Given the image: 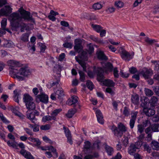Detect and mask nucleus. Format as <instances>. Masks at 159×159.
Segmentation results:
<instances>
[{"mask_svg":"<svg viewBox=\"0 0 159 159\" xmlns=\"http://www.w3.org/2000/svg\"><path fill=\"white\" fill-rule=\"evenodd\" d=\"M138 112L135 111L131 113V118L129 121V126L131 129L134 128L136 120L137 118V116Z\"/></svg>","mask_w":159,"mask_h":159,"instance_id":"9b49d317","label":"nucleus"},{"mask_svg":"<svg viewBox=\"0 0 159 159\" xmlns=\"http://www.w3.org/2000/svg\"><path fill=\"white\" fill-rule=\"evenodd\" d=\"M129 71L131 74H134L137 72V70L135 67H132L129 69Z\"/></svg>","mask_w":159,"mask_h":159,"instance_id":"e2e57ef3","label":"nucleus"},{"mask_svg":"<svg viewBox=\"0 0 159 159\" xmlns=\"http://www.w3.org/2000/svg\"><path fill=\"white\" fill-rule=\"evenodd\" d=\"M13 43L11 41H6L5 43L3 44L4 47L6 48H10L13 46Z\"/></svg>","mask_w":159,"mask_h":159,"instance_id":"58836bf2","label":"nucleus"},{"mask_svg":"<svg viewBox=\"0 0 159 159\" xmlns=\"http://www.w3.org/2000/svg\"><path fill=\"white\" fill-rule=\"evenodd\" d=\"M24 101L25 103L33 101L32 98L28 94H25L23 98Z\"/></svg>","mask_w":159,"mask_h":159,"instance_id":"2f4dec72","label":"nucleus"},{"mask_svg":"<svg viewBox=\"0 0 159 159\" xmlns=\"http://www.w3.org/2000/svg\"><path fill=\"white\" fill-rule=\"evenodd\" d=\"M152 146L153 149L158 150H159V143L153 141L152 142Z\"/></svg>","mask_w":159,"mask_h":159,"instance_id":"72a5a7b5","label":"nucleus"},{"mask_svg":"<svg viewBox=\"0 0 159 159\" xmlns=\"http://www.w3.org/2000/svg\"><path fill=\"white\" fill-rule=\"evenodd\" d=\"M8 65L11 67H15L17 66L18 62L15 61L10 60L8 61Z\"/></svg>","mask_w":159,"mask_h":159,"instance_id":"e433bc0d","label":"nucleus"},{"mask_svg":"<svg viewBox=\"0 0 159 159\" xmlns=\"http://www.w3.org/2000/svg\"><path fill=\"white\" fill-rule=\"evenodd\" d=\"M145 41L146 42L150 44H151L156 42L154 40L150 39L148 38H146Z\"/></svg>","mask_w":159,"mask_h":159,"instance_id":"774afa93","label":"nucleus"},{"mask_svg":"<svg viewBox=\"0 0 159 159\" xmlns=\"http://www.w3.org/2000/svg\"><path fill=\"white\" fill-rule=\"evenodd\" d=\"M132 102L135 105H137L139 103V96L138 95L134 94L132 95L131 97Z\"/></svg>","mask_w":159,"mask_h":159,"instance_id":"aec40b11","label":"nucleus"},{"mask_svg":"<svg viewBox=\"0 0 159 159\" xmlns=\"http://www.w3.org/2000/svg\"><path fill=\"white\" fill-rule=\"evenodd\" d=\"M91 26L93 30L98 33H99L102 29V27L101 25H98L92 24Z\"/></svg>","mask_w":159,"mask_h":159,"instance_id":"7c9ffc66","label":"nucleus"},{"mask_svg":"<svg viewBox=\"0 0 159 159\" xmlns=\"http://www.w3.org/2000/svg\"><path fill=\"white\" fill-rule=\"evenodd\" d=\"M96 114L98 122L101 124H103L104 122V120L103 119V116L101 111L99 110H97Z\"/></svg>","mask_w":159,"mask_h":159,"instance_id":"4468645a","label":"nucleus"},{"mask_svg":"<svg viewBox=\"0 0 159 159\" xmlns=\"http://www.w3.org/2000/svg\"><path fill=\"white\" fill-rule=\"evenodd\" d=\"M118 70H117V67H116L114 68L113 70V74L114 77L115 78H118L119 75L118 73Z\"/></svg>","mask_w":159,"mask_h":159,"instance_id":"69168bd1","label":"nucleus"},{"mask_svg":"<svg viewBox=\"0 0 159 159\" xmlns=\"http://www.w3.org/2000/svg\"><path fill=\"white\" fill-rule=\"evenodd\" d=\"M43 139L45 142L51 144H52V141L46 136L43 137Z\"/></svg>","mask_w":159,"mask_h":159,"instance_id":"338daca9","label":"nucleus"},{"mask_svg":"<svg viewBox=\"0 0 159 159\" xmlns=\"http://www.w3.org/2000/svg\"><path fill=\"white\" fill-rule=\"evenodd\" d=\"M79 73L80 75V80L82 82H84L85 80V77L84 73L81 71L79 72Z\"/></svg>","mask_w":159,"mask_h":159,"instance_id":"09e8293b","label":"nucleus"},{"mask_svg":"<svg viewBox=\"0 0 159 159\" xmlns=\"http://www.w3.org/2000/svg\"><path fill=\"white\" fill-rule=\"evenodd\" d=\"M36 101L37 102L40 101L44 103H47L48 102V96L44 93H41L36 96Z\"/></svg>","mask_w":159,"mask_h":159,"instance_id":"1a4fd4ad","label":"nucleus"},{"mask_svg":"<svg viewBox=\"0 0 159 159\" xmlns=\"http://www.w3.org/2000/svg\"><path fill=\"white\" fill-rule=\"evenodd\" d=\"M56 117L54 116H50L49 115L43 117L42 121L43 122H46L47 121H50L51 120H56Z\"/></svg>","mask_w":159,"mask_h":159,"instance_id":"393cba45","label":"nucleus"},{"mask_svg":"<svg viewBox=\"0 0 159 159\" xmlns=\"http://www.w3.org/2000/svg\"><path fill=\"white\" fill-rule=\"evenodd\" d=\"M86 85L88 88L90 90H93V85L92 82L88 80L86 82Z\"/></svg>","mask_w":159,"mask_h":159,"instance_id":"37998d69","label":"nucleus"},{"mask_svg":"<svg viewBox=\"0 0 159 159\" xmlns=\"http://www.w3.org/2000/svg\"><path fill=\"white\" fill-rule=\"evenodd\" d=\"M94 71L97 76V80L98 81H101L104 79V70L100 67H98L94 69Z\"/></svg>","mask_w":159,"mask_h":159,"instance_id":"0eeeda50","label":"nucleus"},{"mask_svg":"<svg viewBox=\"0 0 159 159\" xmlns=\"http://www.w3.org/2000/svg\"><path fill=\"white\" fill-rule=\"evenodd\" d=\"M137 149L134 146V143H132L130 145L128 149V152L131 155H134Z\"/></svg>","mask_w":159,"mask_h":159,"instance_id":"5701e85b","label":"nucleus"},{"mask_svg":"<svg viewBox=\"0 0 159 159\" xmlns=\"http://www.w3.org/2000/svg\"><path fill=\"white\" fill-rule=\"evenodd\" d=\"M30 33L29 32L23 34L20 38V39L21 41L26 42L29 41V37Z\"/></svg>","mask_w":159,"mask_h":159,"instance_id":"a211bd4d","label":"nucleus"},{"mask_svg":"<svg viewBox=\"0 0 159 159\" xmlns=\"http://www.w3.org/2000/svg\"><path fill=\"white\" fill-rule=\"evenodd\" d=\"M87 47L88 52L89 53L91 54L94 51V48L92 45L90 44L88 45L87 46Z\"/></svg>","mask_w":159,"mask_h":159,"instance_id":"49530a36","label":"nucleus"},{"mask_svg":"<svg viewBox=\"0 0 159 159\" xmlns=\"http://www.w3.org/2000/svg\"><path fill=\"white\" fill-rule=\"evenodd\" d=\"M105 149L109 155H111L113 152V149L109 146L106 145L105 147Z\"/></svg>","mask_w":159,"mask_h":159,"instance_id":"473e14b6","label":"nucleus"},{"mask_svg":"<svg viewBox=\"0 0 159 159\" xmlns=\"http://www.w3.org/2000/svg\"><path fill=\"white\" fill-rule=\"evenodd\" d=\"M142 142L138 141L135 143H134V146H135V148L137 149H139L142 145Z\"/></svg>","mask_w":159,"mask_h":159,"instance_id":"3c124183","label":"nucleus"},{"mask_svg":"<svg viewBox=\"0 0 159 159\" xmlns=\"http://www.w3.org/2000/svg\"><path fill=\"white\" fill-rule=\"evenodd\" d=\"M159 62H157V61H152V62L155 65V70L158 71L159 70Z\"/></svg>","mask_w":159,"mask_h":159,"instance_id":"de8ad7c7","label":"nucleus"},{"mask_svg":"<svg viewBox=\"0 0 159 159\" xmlns=\"http://www.w3.org/2000/svg\"><path fill=\"white\" fill-rule=\"evenodd\" d=\"M115 5L116 8L119 9L122 7L123 6L124 3L120 1H117L115 2Z\"/></svg>","mask_w":159,"mask_h":159,"instance_id":"ea45409f","label":"nucleus"},{"mask_svg":"<svg viewBox=\"0 0 159 159\" xmlns=\"http://www.w3.org/2000/svg\"><path fill=\"white\" fill-rule=\"evenodd\" d=\"M65 48H72V43H71L66 42L63 44Z\"/></svg>","mask_w":159,"mask_h":159,"instance_id":"bf43d9fd","label":"nucleus"},{"mask_svg":"<svg viewBox=\"0 0 159 159\" xmlns=\"http://www.w3.org/2000/svg\"><path fill=\"white\" fill-rule=\"evenodd\" d=\"M158 99L155 96L152 97L149 101L151 107H154L157 105Z\"/></svg>","mask_w":159,"mask_h":159,"instance_id":"f3484780","label":"nucleus"},{"mask_svg":"<svg viewBox=\"0 0 159 159\" xmlns=\"http://www.w3.org/2000/svg\"><path fill=\"white\" fill-rule=\"evenodd\" d=\"M113 66L110 62H108L105 64L104 67L105 70L106 72L107 73V71H111L113 70Z\"/></svg>","mask_w":159,"mask_h":159,"instance_id":"bb28decb","label":"nucleus"},{"mask_svg":"<svg viewBox=\"0 0 159 159\" xmlns=\"http://www.w3.org/2000/svg\"><path fill=\"white\" fill-rule=\"evenodd\" d=\"M153 90L156 94L159 96V86H156L153 87Z\"/></svg>","mask_w":159,"mask_h":159,"instance_id":"680f3d73","label":"nucleus"},{"mask_svg":"<svg viewBox=\"0 0 159 159\" xmlns=\"http://www.w3.org/2000/svg\"><path fill=\"white\" fill-rule=\"evenodd\" d=\"M40 51L43 52L46 48V46L44 43H40L39 44Z\"/></svg>","mask_w":159,"mask_h":159,"instance_id":"6e6d98bb","label":"nucleus"},{"mask_svg":"<svg viewBox=\"0 0 159 159\" xmlns=\"http://www.w3.org/2000/svg\"><path fill=\"white\" fill-rule=\"evenodd\" d=\"M10 18L11 20V25L13 29L16 30L20 27V31L21 32H24L25 30H28L26 24L22 22V21H19L21 19L19 13H13L10 15Z\"/></svg>","mask_w":159,"mask_h":159,"instance_id":"f257e3e1","label":"nucleus"},{"mask_svg":"<svg viewBox=\"0 0 159 159\" xmlns=\"http://www.w3.org/2000/svg\"><path fill=\"white\" fill-rule=\"evenodd\" d=\"M91 145L90 143L88 141H86L84 142V149L88 150L90 148Z\"/></svg>","mask_w":159,"mask_h":159,"instance_id":"864d4df0","label":"nucleus"},{"mask_svg":"<svg viewBox=\"0 0 159 159\" xmlns=\"http://www.w3.org/2000/svg\"><path fill=\"white\" fill-rule=\"evenodd\" d=\"M61 111L62 109L61 108L55 109L52 111V113L51 114V115L52 116H54L56 117L57 114Z\"/></svg>","mask_w":159,"mask_h":159,"instance_id":"79ce46f5","label":"nucleus"},{"mask_svg":"<svg viewBox=\"0 0 159 159\" xmlns=\"http://www.w3.org/2000/svg\"><path fill=\"white\" fill-rule=\"evenodd\" d=\"M98 58V59L106 60L107 59V57L105 55L103 52L102 51H98L97 52Z\"/></svg>","mask_w":159,"mask_h":159,"instance_id":"4be33fe9","label":"nucleus"},{"mask_svg":"<svg viewBox=\"0 0 159 159\" xmlns=\"http://www.w3.org/2000/svg\"><path fill=\"white\" fill-rule=\"evenodd\" d=\"M9 74L11 77L15 78L17 75H19V70L16 69L11 68V69L10 70Z\"/></svg>","mask_w":159,"mask_h":159,"instance_id":"412c9836","label":"nucleus"},{"mask_svg":"<svg viewBox=\"0 0 159 159\" xmlns=\"http://www.w3.org/2000/svg\"><path fill=\"white\" fill-rule=\"evenodd\" d=\"M144 127L141 124L137 125V132L140 133H143L144 131Z\"/></svg>","mask_w":159,"mask_h":159,"instance_id":"c03bdc74","label":"nucleus"},{"mask_svg":"<svg viewBox=\"0 0 159 159\" xmlns=\"http://www.w3.org/2000/svg\"><path fill=\"white\" fill-rule=\"evenodd\" d=\"M79 64L83 67V70L84 71H86V64L85 62L81 60V61H80Z\"/></svg>","mask_w":159,"mask_h":159,"instance_id":"13d9d810","label":"nucleus"},{"mask_svg":"<svg viewBox=\"0 0 159 159\" xmlns=\"http://www.w3.org/2000/svg\"><path fill=\"white\" fill-rule=\"evenodd\" d=\"M111 129L114 132L115 135L118 138L121 137L123 134V132L126 131L125 127L121 123L118 125V128L113 125L111 127Z\"/></svg>","mask_w":159,"mask_h":159,"instance_id":"7ed1b4c3","label":"nucleus"},{"mask_svg":"<svg viewBox=\"0 0 159 159\" xmlns=\"http://www.w3.org/2000/svg\"><path fill=\"white\" fill-rule=\"evenodd\" d=\"M87 52L86 51H83L81 52L80 57L82 59H84L87 56Z\"/></svg>","mask_w":159,"mask_h":159,"instance_id":"052dcab7","label":"nucleus"},{"mask_svg":"<svg viewBox=\"0 0 159 159\" xmlns=\"http://www.w3.org/2000/svg\"><path fill=\"white\" fill-rule=\"evenodd\" d=\"M19 73L20 75L26 76L30 74L29 70L27 68H21L19 70Z\"/></svg>","mask_w":159,"mask_h":159,"instance_id":"dca6fc26","label":"nucleus"},{"mask_svg":"<svg viewBox=\"0 0 159 159\" xmlns=\"http://www.w3.org/2000/svg\"><path fill=\"white\" fill-rule=\"evenodd\" d=\"M103 84L106 86L110 87H113L115 84L112 80L109 79L105 80L103 81Z\"/></svg>","mask_w":159,"mask_h":159,"instance_id":"a878e982","label":"nucleus"},{"mask_svg":"<svg viewBox=\"0 0 159 159\" xmlns=\"http://www.w3.org/2000/svg\"><path fill=\"white\" fill-rule=\"evenodd\" d=\"M145 135L144 133H140V134L137 137L139 141L142 142L144 139Z\"/></svg>","mask_w":159,"mask_h":159,"instance_id":"4d7b16f0","label":"nucleus"},{"mask_svg":"<svg viewBox=\"0 0 159 159\" xmlns=\"http://www.w3.org/2000/svg\"><path fill=\"white\" fill-rule=\"evenodd\" d=\"M140 74L142 75L145 79H148L152 75V71L150 69L144 68L140 72Z\"/></svg>","mask_w":159,"mask_h":159,"instance_id":"6e6552de","label":"nucleus"},{"mask_svg":"<svg viewBox=\"0 0 159 159\" xmlns=\"http://www.w3.org/2000/svg\"><path fill=\"white\" fill-rule=\"evenodd\" d=\"M13 140L11 142L10 141H8L7 142L8 145L16 149H18L17 143L15 140Z\"/></svg>","mask_w":159,"mask_h":159,"instance_id":"c756f323","label":"nucleus"},{"mask_svg":"<svg viewBox=\"0 0 159 159\" xmlns=\"http://www.w3.org/2000/svg\"><path fill=\"white\" fill-rule=\"evenodd\" d=\"M20 90L17 89H16L13 92L14 100L18 103H19L18 96L20 94Z\"/></svg>","mask_w":159,"mask_h":159,"instance_id":"c85d7f7f","label":"nucleus"},{"mask_svg":"<svg viewBox=\"0 0 159 159\" xmlns=\"http://www.w3.org/2000/svg\"><path fill=\"white\" fill-rule=\"evenodd\" d=\"M12 9L10 6H5L0 10V16H8L12 12Z\"/></svg>","mask_w":159,"mask_h":159,"instance_id":"423d86ee","label":"nucleus"},{"mask_svg":"<svg viewBox=\"0 0 159 159\" xmlns=\"http://www.w3.org/2000/svg\"><path fill=\"white\" fill-rule=\"evenodd\" d=\"M26 108L30 111L34 110L35 108V105L33 101H30L26 103Z\"/></svg>","mask_w":159,"mask_h":159,"instance_id":"6ab92c4d","label":"nucleus"},{"mask_svg":"<svg viewBox=\"0 0 159 159\" xmlns=\"http://www.w3.org/2000/svg\"><path fill=\"white\" fill-rule=\"evenodd\" d=\"M144 92L146 96L148 97H150L154 94L152 90L147 88L145 89Z\"/></svg>","mask_w":159,"mask_h":159,"instance_id":"f704fd0d","label":"nucleus"},{"mask_svg":"<svg viewBox=\"0 0 159 159\" xmlns=\"http://www.w3.org/2000/svg\"><path fill=\"white\" fill-rule=\"evenodd\" d=\"M76 112L77 109L75 108H74L73 109L69 110L67 113L66 114V115L67 117L70 118L73 116Z\"/></svg>","mask_w":159,"mask_h":159,"instance_id":"b1692460","label":"nucleus"},{"mask_svg":"<svg viewBox=\"0 0 159 159\" xmlns=\"http://www.w3.org/2000/svg\"><path fill=\"white\" fill-rule=\"evenodd\" d=\"M50 126L49 125L47 124L45 125H42L40 126V129L42 130H48L50 129Z\"/></svg>","mask_w":159,"mask_h":159,"instance_id":"5fc2aeb1","label":"nucleus"},{"mask_svg":"<svg viewBox=\"0 0 159 159\" xmlns=\"http://www.w3.org/2000/svg\"><path fill=\"white\" fill-rule=\"evenodd\" d=\"M64 95L62 89H60L56 92L52 93L50 97L51 99L53 100H56L57 99H61L62 96Z\"/></svg>","mask_w":159,"mask_h":159,"instance_id":"20e7f679","label":"nucleus"},{"mask_svg":"<svg viewBox=\"0 0 159 159\" xmlns=\"http://www.w3.org/2000/svg\"><path fill=\"white\" fill-rule=\"evenodd\" d=\"M18 11L20 13L21 16H20V17L21 18L19 21H22V19L24 20L30 21L33 23H35V21L32 16L31 15L30 13V12L24 10L22 8H20L18 10Z\"/></svg>","mask_w":159,"mask_h":159,"instance_id":"f03ea898","label":"nucleus"},{"mask_svg":"<svg viewBox=\"0 0 159 159\" xmlns=\"http://www.w3.org/2000/svg\"><path fill=\"white\" fill-rule=\"evenodd\" d=\"M102 7V5L98 2L94 3L93 5V8L95 10H99Z\"/></svg>","mask_w":159,"mask_h":159,"instance_id":"4c0bfd02","label":"nucleus"},{"mask_svg":"<svg viewBox=\"0 0 159 159\" xmlns=\"http://www.w3.org/2000/svg\"><path fill=\"white\" fill-rule=\"evenodd\" d=\"M7 19L6 18H3L1 21V28L3 29H5L7 25Z\"/></svg>","mask_w":159,"mask_h":159,"instance_id":"a18cd8bd","label":"nucleus"},{"mask_svg":"<svg viewBox=\"0 0 159 159\" xmlns=\"http://www.w3.org/2000/svg\"><path fill=\"white\" fill-rule=\"evenodd\" d=\"M134 53L130 54L129 52L125 50L122 49L120 53L121 58L125 61H129L133 58Z\"/></svg>","mask_w":159,"mask_h":159,"instance_id":"39448f33","label":"nucleus"},{"mask_svg":"<svg viewBox=\"0 0 159 159\" xmlns=\"http://www.w3.org/2000/svg\"><path fill=\"white\" fill-rule=\"evenodd\" d=\"M148 99L147 98H145L144 99L141 100L142 103L141 104V106L142 107L147 108L148 105V102H147Z\"/></svg>","mask_w":159,"mask_h":159,"instance_id":"c9c22d12","label":"nucleus"},{"mask_svg":"<svg viewBox=\"0 0 159 159\" xmlns=\"http://www.w3.org/2000/svg\"><path fill=\"white\" fill-rule=\"evenodd\" d=\"M143 147L145 150L148 153L151 152V149L150 147L146 143L143 145Z\"/></svg>","mask_w":159,"mask_h":159,"instance_id":"603ef678","label":"nucleus"},{"mask_svg":"<svg viewBox=\"0 0 159 159\" xmlns=\"http://www.w3.org/2000/svg\"><path fill=\"white\" fill-rule=\"evenodd\" d=\"M20 153L27 159H34V157L31 155V153L26 151L24 149H21L20 151Z\"/></svg>","mask_w":159,"mask_h":159,"instance_id":"2eb2a0df","label":"nucleus"},{"mask_svg":"<svg viewBox=\"0 0 159 159\" xmlns=\"http://www.w3.org/2000/svg\"><path fill=\"white\" fill-rule=\"evenodd\" d=\"M78 98L76 96H73L67 100L66 104L70 106H72L75 108L78 101Z\"/></svg>","mask_w":159,"mask_h":159,"instance_id":"9d476101","label":"nucleus"},{"mask_svg":"<svg viewBox=\"0 0 159 159\" xmlns=\"http://www.w3.org/2000/svg\"><path fill=\"white\" fill-rule=\"evenodd\" d=\"M34 112H32L29 114H27L26 116L28 119H30L33 123H35V121L37 120L34 114Z\"/></svg>","mask_w":159,"mask_h":159,"instance_id":"cd10ccee","label":"nucleus"},{"mask_svg":"<svg viewBox=\"0 0 159 159\" xmlns=\"http://www.w3.org/2000/svg\"><path fill=\"white\" fill-rule=\"evenodd\" d=\"M159 124H154L151 126V129L153 132L159 131Z\"/></svg>","mask_w":159,"mask_h":159,"instance_id":"a19ab883","label":"nucleus"},{"mask_svg":"<svg viewBox=\"0 0 159 159\" xmlns=\"http://www.w3.org/2000/svg\"><path fill=\"white\" fill-rule=\"evenodd\" d=\"M143 113L148 116H153L155 113V110L150 108H143Z\"/></svg>","mask_w":159,"mask_h":159,"instance_id":"f8f14e48","label":"nucleus"},{"mask_svg":"<svg viewBox=\"0 0 159 159\" xmlns=\"http://www.w3.org/2000/svg\"><path fill=\"white\" fill-rule=\"evenodd\" d=\"M63 128L64 130L65 133L66 134V135L67 138L68 137H71V136L70 133L68 129H66L65 127H64Z\"/></svg>","mask_w":159,"mask_h":159,"instance_id":"8fccbe9b","label":"nucleus"},{"mask_svg":"<svg viewBox=\"0 0 159 159\" xmlns=\"http://www.w3.org/2000/svg\"><path fill=\"white\" fill-rule=\"evenodd\" d=\"M80 39H76L75 40L76 43L74 47V49L77 52L80 53L82 49V46L81 43L80 42Z\"/></svg>","mask_w":159,"mask_h":159,"instance_id":"ddd939ff","label":"nucleus"},{"mask_svg":"<svg viewBox=\"0 0 159 159\" xmlns=\"http://www.w3.org/2000/svg\"><path fill=\"white\" fill-rule=\"evenodd\" d=\"M123 114L126 116H128L130 114V112L128 108L126 107H125L123 111Z\"/></svg>","mask_w":159,"mask_h":159,"instance_id":"0e129e2a","label":"nucleus"}]
</instances>
